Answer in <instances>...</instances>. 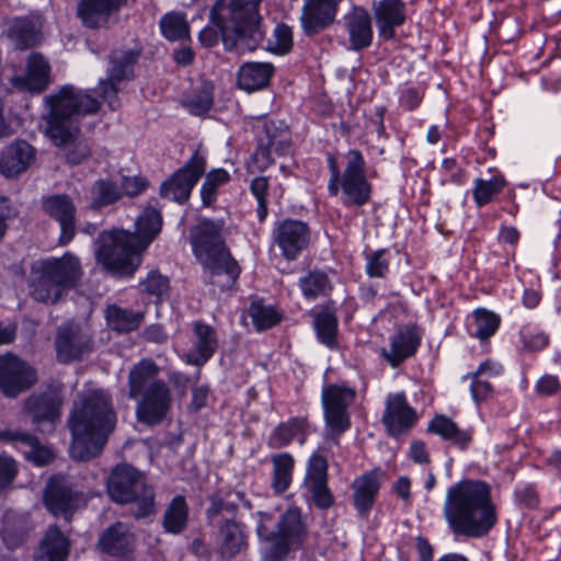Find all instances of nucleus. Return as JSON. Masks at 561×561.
Here are the masks:
<instances>
[{
  "instance_id": "nucleus-53",
  "label": "nucleus",
  "mask_w": 561,
  "mask_h": 561,
  "mask_svg": "<svg viewBox=\"0 0 561 561\" xmlns=\"http://www.w3.org/2000/svg\"><path fill=\"white\" fill-rule=\"evenodd\" d=\"M513 503L518 510L535 511L540 506V494L535 482L520 481L513 490Z\"/></svg>"
},
{
  "instance_id": "nucleus-17",
  "label": "nucleus",
  "mask_w": 561,
  "mask_h": 561,
  "mask_svg": "<svg viewBox=\"0 0 561 561\" xmlns=\"http://www.w3.org/2000/svg\"><path fill=\"white\" fill-rule=\"evenodd\" d=\"M37 381L36 370L13 354L2 355V393L16 397Z\"/></svg>"
},
{
  "instance_id": "nucleus-32",
  "label": "nucleus",
  "mask_w": 561,
  "mask_h": 561,
  "mask_svg": "<svg viewBox=\"0 0 561 561\" xmlns=\"http://www.w3.org/2000/svg\"><path fill=\"white\" fill-rule=\"evenodd\" d=\"M192 348L187 354V362L195 366H202L207 363L218 346L217 333L215 329L204 323L195 321L193 323Z\"/></svg>"
},
{
  "instance_id": "nucleus-57",
  "label": "nucleus",
  "mask_w": 561,
  "mask_h": 561,
  "mask_svg": "<svg viewBox=\"0 0 561 561\" xmlns=\"http://www.w3.org/2000/svg\"><path fill=\"white\" fill-rule=\"evenodd\" d=\"M239 504L236 501H229L221 497H213L210 505L206 510V517L209 524H214L220 518L236 519Z\"/></svg>"
},
{
  "instance_id": "nucleus-18",
  "label": "nucleus",
  "mask_w": 561,
  "mask_h": 561,
  "mask_svg": "<svg viewBox=\"0 0 561 561\" xmlns=\"http://www.w3.org/2000/svg\"><path fill=\"white\" fill-rule=\"evenodd\" d=\"M43 210L60 226L59 243L68 244L76 234V206L67 194H54L43 198Z\"/></svg>"
},
{
  "instance_id": "nucleus-4",
  "label": "nucleus",
  "mask_w": 561,
  "mask_h": 561,
  "mask_svg": "<svg viewBox=\"0 0 561 561\" xmlns=\"http://www.w3.org/2000/svg\"><path fill=\"white\" fill-rule=\"evenodd\" d=\"M222 219H199L191 232L193 252L206 273L205 282L220 290L231 288L241 268L226 245Z\"/></svg>"
},
{
  "instance_id": "nucleus-56",
  "label": "nucleus",
  "mask_w": 561,
  "mask_h": 561,
  "mask_svg": "<svg viewBox=\"0 0 561 561\" xmlns=\"http://www.w3.org/2000/svg\"><path fill=\"white\" fill-rule=\"evenodd\" d=\"M522 348L528 353L542 351L549 343V336L540 329L526 324L519 330Z\"/></svg>"
},
{
  "instance_id": "nucleus-11",
  "label": "nucleus",
  "mask_w": 561,
  "mask_h": 561,
  "mask_svg": "<svg viewBox=\"0 0 561 561\" xmlns=\"http://www.w3.org/2000/svg\"><path fill=\"white\" fill-rule=\"evenodd\" d=\"M115 423H68L71 434L69 455L76 461L98 457L107 443Z\"/></svg>"
},
{
  "instance_id": "nucleus-14",
  "label": "nucleus",
  "mask_w": 561,
  "mask_h": 561,
  "mask_svg": "<svg viewBox=\"0 0 561 561\" xmlns=\"http://www.w3.org/2000/svg\"><path fill=\"white\" fill-rule=\"evenodd\" d=\"M81 492L75 490L72 483L61 474L51 476L43 494L46 510L56 517L71 520L79 507Z\"/></svg>"
},
{
  "instance_id": "nucleus-16",
  "label": "nucleus",
  "mask_w": 561,
  "mask_h": 561,
  "mask_svg": "<svg viewBox=\"0 0 561 561\" xmlns=\"http://www.w3.org/2000/svg\"><path fill=\"white\" fill-rule=\"evenodd\" d=\"M213 525L217 528L215 552L221 560H231L248 549L245 524L233 518H220Z\"/></svg>"
},
{
  "instance_id": "nucleus-31",
  "label": "nucleus",
  "mask_w": 561,
  "mask_h": 561,
  "mask_svg": "<svg viewBox=\"0 0 561 561\" xmlns=\"http://www.w3.org/2000/svg\"><path fill=\"white\" fill-rule=\"evenodd\" d=\"M345 27L353 50L368 48L373 42L371 16L362 7H354L345 16Z\"/></svg>"
},
{
  "instance_id": "nucleus-54",
  "label": "nucleus",
  "mask_w": 561,
  "mask_h": 561,
  "mask_svg": "<svg viewBox=\"0 0 561 561\" xmlns=\"http://www.w3.org/2000/svg\"><path fill=\"white\" fill-rule=\"evenodd\" d=\"M230 174L224 169L209 172L201 187V197L204 206H210L217 198L218 188L229 182Z\"/></svg>"
},
{
  "instance_id": "nucleus-28",
  "label": "nucleus",
  "mask_w": 561,
  "mask_h": 561,
  "mask_svg": "<svg viewBox=\"0 0 561 561\" xmlns=\"http://www.w3.org/2000/svg\"><path fill=\"white\" fill-rule=\"evenodd\" d=\"M115 419L108 397L93 391L81 397L68 421H113Z\"/></svg>"
},
{
  "instance_id": "nucleus-22",
  "label": "nucleus",
  "mask_w": 561,
  "mask_h": 561,
  "mask_svg": "<svg viewBox=\"0 0 561 561\" xmlns=\"http://www.w3.org/2000/svg\"><path fill=\"white\" fill-rule=\"evenodd\" d=\"M378 35L385 41L396 37V28L407 20V4L403 0H379L371 5Z\"/></svg>"
},
{
  "instance_id": "nucleus-60",
  "label": "nucleus",
  "mask_w": 561,
  "mask_h": 561,
  "mask_svg": "<svg viewBox=\"0 0 561 561\" xmlns=\"http://www.w3.org/2000/svg\"><path fill=\"white\" fill-rule=\"evenodd\" d=\"M250 191L257 201V218L262 222L268 214L267 192L268 179L265 176H256L251 181Z\"/></svg>"
},
{
  "instance_id": "nucleus-63",
  "label": "nucleus",
  "mask_w": 561,
  "mask_h": 561,
  "mask_svg": "<svg viewBox=\"0 0 561 561\" xmlns=\"http://www.w3.org/2000/svg\"><path fill=\"white\" fill-rule=\"evenodd\" d=\"M560 390L561 382L554 375L546 374L541 376L535 385V392L538 397H552Z\"/></svg>"
},
{
  "instance_id": "nucleus-58",
  "label": "nucleus",
  "mask_w": 561,
  "mask_h": 561,
  "mask_svg": "<svg viewBox=\"0 0 561 561\" xmlns=\"http://www.w3.org/2000/svg\"><path fill=\"white\" fill-rule=\"evenodd\" d=\"M365 271L369 277L385 278L389 272V252L379 249L365 255Z\"/></svg>"
},
{
  "instance_id": "nucleus-25",
  "label": "nucleus",
  "mask_w": 561,
  "mask_h": 561,
  "mask_svg": "<svg viewBox=\"0 0 561 561\" xmlns=\"http://www.w3.org/2000/svg\"><path fill=\"white\" fill-rule=\"evenodd\" d=\"M127 0H80L77 15L89 28L107 27Z\"/></svg>"
},
{
  "instance_id": "nucleus-6",
  "label": "nucleus",
  "mask_w": 561,
  "mask_h": 561,
  "mask_svg": "<svg viewBox=\"0 0 561 561\" xmlns=\"http://www.w3.org/2000/svg\"><path fill=\"white\" fill-rule=\"evenodd\" d=\"M82 274L80 260L69 252L37 260L30 267V296L37 302L56 305L79 285Z\"/></svg>"
},
{
  "instance_id": "nucleus-55",
  "label": "nucleus",
  "mask_w": 561,
  "mask_h": 561,
  "mask_svg": "<svg viewBox=\"0 0 561 561\" xmlns=\"http://www.w3.org/2000/svg\"><path fill=\"white\" fill-rule=\"evenodd\" d=\"M249 316L257 331L267 330L280 321V316L274 307L256 301L251 304Z\"/></svg>"
},
{
  "instance_id": "nucleus-59",
  "label": "nucleus",
  "mask_w": 561,
  "mask_h": 561,
  "mask_svg": "<svg viewBox=\"0 0 561 561\" xmlns=\"http://www.w3.org/2000/svg\"><path fill=\"white\" fill-rule=\"evenodd\" d=\"M307 490L309 500L316 508L328 511L334 505V496L328 486V481L307 482Z\"/></svg>"
},
{
  "instance_id": "nucleus-23",
  "label": "nucleus",
  "mask_w": 561,
  "mask_h": 561,
  "mask_svg": "<svg viewBox=\"0 0 561 561\" xmlns=\"http://www.w3.org/2000/svg\"><path fill=\"white\" fill-rule=\"evenodd\" d=\"M91 337L72 323L58 329L55 345L58 360L69 363L80 359L91 351Z\"/></svg>"
},
{
  "instance_id": "nucleus-9",
  "label": "nucleus",
  "mask_w": 561,
  "mask_h": 561,
  "mask_svg": "<svg viewBox=\"0 0 561 561\" xmlns=\"http://www.w3.org/2000/svg\"><path fill=\"white\" fill-rule=\"evenodd\" d=\"M106 492L116 504H135L136 519L149 517L156 512V493L147 483L144 472L122 462L112 468L106 482Z\"/></svg>"
},
{
  "instance_id": "nucleus-2",
  "label": "nucleus",
  "mask_w": 561,
  "mask_h": 561,
  "mask_svg": "<svg viewBox=\"0 0 561 561\" xmlns=\"http://www.w3.org/2000/svg\"><path fill=\"white\" fill-rule=\"evenodd\" d=\"M135 227L134 232L122 229L103 231L96 240L98 261L115 275H134L140 265L141 253L161 231V213L151 206L146 207Z\"/></svg>"
},
{
  "instance_id": "nucleus-49",
  "label": "nucleus",
  "mask_w": 561,
  "mask_h": 561,
  "mask_svg": "<svg viewBox=\"0 0 561 561\" xmlns=\"http://www.w3.org/2000/svg\"><path fill=\"white\" fill-rule=\"evenodd\" d=\"M421 415L410 407L403 392L390 393L386 401L382 421H416Z\"/></svg>"
},
{
  "instance_id": "nucleus-12",
  "label": "nucleus",
  "mask_w": 561,
  "mask_h": 561,
  "mask_svg": "<svg viewBox=\"0 0 561 561\" xmlns=\"http://www.w3.org/2000/svg\"><path fill=\"white\" fill-rule=\"evenodd\" d=\"M140 53L134 49L118 50L111 55V67L107 70V78L99 81V98L115 111L121 106L117 93L118 84L124 80L134 77V67L138 61Z\"/></svg>"
},
{
  "instance_id": "nucleus-40",
  "label": "nucleus",
  "mask_w": 561,
  "mask_h": 561,
  "mask_svg": "<svg viewBox=\"0 0 561 561\" xmlns=\"http://www.w3.org/2000/svg\"><path fill=\"white\" fill-rule=\"evenodd\" d=\"M190 507L184 495L178 494L169 502L162 515L161 526L165 534L180 535L188 525Z\"/></svg>"
},
{
  "instance_id": "nucleus-43",
  "label": "nucleus",
  "mask_w": 561,
  "mask_h": 561,
  "mask_svg": "<svg viewBox=\"0 0 561 561\" xmlns=\"http://www.w3.org/2000/svg\"><path fill=\"white\" fill-rule=\"evenodd\" d=\"M472 196L477 207L481 208L494 201L506 185L505 178L500 174H493L490 179L478 178L474 180Z\"/></svg>"
},
{
  "instance_id": "nucleus-62",
  "label": "nucleus",
  "mask_w": 561,
  "mask_h": 561,
  "mask_svg": "<svg viewBox=\"0 0 561 561\" xmlns=\"http://www.w3.org/2000/svg\"><path fill=\"white\" fill-rule=\"evenodd\" d=\"M306 478L308 482L328 481V461L323 456L313 454L309 458Z\"/></svg>"
},
{
  "instance_id": "nucleus-42",
  "label": "nucleus",
  "mask_w": 561,
  "mask_h": 561,
  "mask_svg": "<svg viewBox=\"0 0 561 561\" xmlns=\"http://www.w3.org/2000/svg\"><path fill=\"white\" fill-rule=\"evenodd\" d=\"M27 530V520L24 516L13 511H5L2 514V542L9 549L22 545L26 539Z\"/></svg>"
},
{
  "instance_id": "nucleus-10",
  "label": "nucleus",
  "mask_w": 561,
  "mask_h": 561,
  "mask_svg": "<svg viewBox=\"0 0 561 561\" xmlns=\"http://www.w3.org/2000/svg\"><path fill=\"white\" fill-rule=\"evenodd\" d=\"M254 129L257 146L252 154V161L259 171L272 165L274 156H286L290 152V131L283 121L261 117L256 119Z\"/></svg>"
},
{
  "instance_id": "nucleus-13",
  "label": "nucleus",
  "mask_w": 561,
  "mask_h": 561,
  "mask_svg": "<svg viewBox=\"0 0 561 561\" xmlns=\"http://www.w3.org/2000/svg\"><path fill=\"white\" fill-rule=\"evenodd\" d=\"M205 171L206 159L196 150L183 167L161 183L160 196L179 204L186 203Z\"/></svg>"
},
{
  "instance_id": "nucleus-30",
  "label": "nucleus",
  "mask_w": 561,
  "mask_h": 561,
  "mask_svg": "<svg viewBox=\"0 0 561 561\" xmlns=\"http://www.w3.org/2000/svg\"><path fill=\"white\" fill-rule=\"evenodd\" d=\"M135 536L128 525L116 522L110 525L99 537L98 548L111 557H126L133 551Z\"/></svg>"
},
{
  "instance_id": "nucleus-44",
  "label": "nucleus",
  "mask_w": 561,
  "mask_h": 561,
  "mask_svg": "<svg viewBox=\"0 0 561 561\" xmlns=\"http://www.w3.org/2000/svg\"><path fill=\"white\" fill-rule=\"evenodd\" d=\"M105 319L112 330L117 332H130L140 325L144 314L121 308L116 305H111L105 309Z\"/></svg>"
},
{
  "instance_id": "nucleus-26",
  "label": "nucleus",
  "mask_w": 561,
  "mask_h": 561,
  "mask_svg": "<svg viewBox=\"0 0 561 561\" xmlns=\"http://www.w3.org/2000/svg\"><path fill=\"white\" fill-rule=\"evenodd\" d=\"M380 469L376 468L356 477L352 482L353 505L359 518H367L380 490Z\"/></svg>"
},
{
  "instance_id": "nucleus-45",
  "label": "nucleus",
  "mask_w": 561,
  "mask_h": 561,
  "mask_svg": "<svg viewBox=\"0 0 561 561\" xmlns=\"http://www.w3.org/2000/svg\"><path fill=\"white\" fill-rule=\"evenodd\" d=\"M183 106L194 115L207 113L214 104V87L209 81H201L182 101Z\"/></svg>"
},
{
  "instance_id": "nucleus-52",
  "label": "nucleus",
  "mask_w": 561,
  "mask_h": 561,
  "mask_svg": "<svg viewBox=\"0 0 561 561\" xmlns=\"http://www.w3.org/2000/svg\"><path fill=\"white\" fill-rule=\"evenodd\" d=\"M476 331L472 336L480 341L489 340L493 336L501 324V317L488 309L478 308L473 311Z\"/></svg>"
},
{
  "instance_id": "nucleus-50",
  "label": "nucleus",
  "mask_w": 561,
  "mask_h": 561,
  "mask_svg": "<svg viewBox=\"0 0 561 561\" xmlns=\"http://www.w3.org/2000/svg\"><path fill=\"white\" fill-rule=\"evenodd\" d=\"M159 25L162 35L170 42L191 39L190 25L182 13L170 12L164 14Z\"/></svg>"
},
{
  "instance_id": "nucleus-64",
  "label": "nucleus",
  "mask_w": 561,
  "mask_h": 561,
  "mask_svg": "<svg viewBox=\"0 0 561 561\" xmlns=\"http://www.w3.org/2000/svg\"><path fill=\"white\" fill-rule=\"evenodd\" d=\"M148 182L141 176H124L118 185L124 195L134 197L141 194L147 188Z\"/></svg>"
},
{
  "instance_id": "nucleus-35",
  "label": "nucleus",
  "mask_w": 561,
  "mask_h": 561,
  "mask_svg": "<svg viewBox=\"0 0 561 561\" xmlns=\"http://www.w3.org/2000/svg\"><path fill=\"white\" fill-rule=\"evenodd\" d=\"M41 19L38 15L16 18L11 22L8 38L18 49L35 46L39 41Z\"/></svg>"
},
{
  "instance_id": "nucleus-38",
  "label": "nucleus",
  "mask_w": 561,
  "mask_h": 561,
  "mask_svg": "<svg viewBox=\"0 0 561 561\" xmlns=\"http://www.w3.org/2000/svg\"><path fill=\"white\" fill-rule=\"evenodd\" d=\"M274 66L270 62H244L237 76L238 87L247 92L262 90L270 83Z\"/></svg>"
},
{
  "instance_id": "nucleus-33",
  "label": "nucleus",
  "mask_w": 561,
  "mask_h": 561,
  "mask_svg": "<svg viewBox=\"0 0 561 561\" xmlns=\"http://www.w3.org/2000/svg\"><path fill=\"white\" fill-rule=\"evenodd\" d=\"M62 396L58 390L48 389L31 394L24 402L25 410L34 421H57L61 415Z\"/></svg>"
},
{
  "instance_id": "nucleus-46",
  "label": "nucleus",
  "mask_w": 561,
  "mask_h": 561,
  "mask_svg": "<svg viewBox=\"0 0 561 561\" xmlns=\"http://www.w3.org/2000/svg\"><path fill=\"white\" fill-rule=\"evenodd\" d=\"M272 488L276 494H283L291 483L294 458L288 453L274 455Z\"/></svg>"
},
{
  "instance_id": "nucleus-21",
  "label": "nucleus",
  "mask_w": 561,
  "mask_h": 561,
  "mask_svg": "<svg viewBox=\"0 0 561 561\" xmlns=\"http://www.w3.org/2000/svg\"><path fill=\"white\" fill-rule=\"evenodd\" d=\"M138 421H163L172 405V394L165 381L157 382L138 399Z\"/></svg>"
},
{
  "instance_id": "nucleus-34",
  "label": "nucleus",
  "mask_w": 561,
  "mask_h": 561,
  "mask_svg": "<svg viewBox=\"0 0 561 561\" xmlns=\"http://www.w3.org/2000/svg\"><path fill=\"white\" fill-rule=\"evenodd\" d=\"M159 371L158 365L152 359H141L137 363L128 375V397L136 400L154 383L163 382L164 380L158 377Z\"/></svg>"
},
{
  "instance_id": "nucleus-37",
  "label": "nucleus",
  "mask_w": 561,
  "mask_h": 561,
  "mask_svg": "<svg viewBox=\"0 0 561 561\" xmlns=\"http://www.w3.org/2000/svg\"><path fill=\"white\" fill-rule=\"evenodd\" d=\"M69 549V539L62 534L57 525H51L39 541L37 560L67 561Z\"/></svg>"
},
{
  "instance_id": "nucleus-7",
  "label": "nucleus",
  "mask_w": 561,
  "mask_h": 561,
  "mask_svg": "<svg viewBox=\"0 0 561 561\" xmlns=\"http://www.w3.org/2000/svg\"><path fill=\"white\" fill-rule=\"evenodd\" d=\"M261 561H285L290 552L304 548L309 529L298 506H290L278 517L273 529L260 522L255 528Z\"/></svg>"
},
{
  "instance_id": "nucleus-41",
  "label": "nucleus",
  "mask_w": 561,
  "mask_h": 561,
  "mask_svg": "<svg viewBox=\"0 0 561 561\" xmlns=\"http://www.w3.org/2000/svg\"><path fill=\"white\" fill-rule=\"evenodd\" d=\"M426 431L438 435L461 451L469 449L474 435L472 426L460 427L458 423H428Z\"/></svg>"
},
{
  "instance_id": "nucleus-5",
  "label": "nucleus",
  "mask_w": 561,
  "mask_h": 561,
  "mask_svg": "<svg viewBox=\"0 0 561 561\" xmlns=\"http://www.w3.org/2000/svg\"><path fill=\"white\" fill-rule=\"evenodd\" d=\"M45 104L48 110L44 116L46 135L56 146L73 142L80 131V119L98 113L101 107L100 100L90 90L72 84H65L56 93L45 96Z\"/></svg>"
},
{
  "instance_id": "nucleus-8",
  "label": "nucleus",
  "mask_w": 561,
  "mask_h": 561,
  "mask_svg": "<svg viewBox=\"0 0 561 561\" xmlns=\"http://www.w3.org/2000/svg\"><path fill=\"white\" fill-rule=\"evenodd\" d=\"M327 163L330 172L328 193L330 196L341 194L342 204L350 207H362L371 198V184L366 178V161L357 149L346 153V165L343 172L340 169L335 153H327Z\"/></svg>"
},
{
  "instance_id": "nucleus-3",
  "label": "nucleus",
  "mask_w": 561,
  "mask_h": 561,
  "mask_svg": "<svg viewBox=\"0 0 561 561\" xmlns=\"http://www.w3.org/2000/svg\"><path fill=\"white\" fill-rule=\"evenodd\" d=\"M210 21L218 30L206 26L199 32L198 39L205 47L217 44L219 32L225 48L239 54L255 50L263 41L255 1L217 0L210 12Z\"/></svg>"
},
{
  "instance_id": "nucleus-27",
  "label": "nucleus",
  "mask_w": 561,
  "mask_h": 561,
  "mask_svg": "<svg viewBox=\"0 0 561 561\" xmlns=\"http://www.w3.org/2000/svg\"><path fill=\"white\" fill-rule=\"evenodd\" d=\"M11 82L22 91L32 93L43 92L50 83V66L48 60L38 53H32L27 59L26 73L24 76H14Z\"/></svg>"
},
{
  "instance_id": "nucleus-29",
  "label": "nucleus",
  "mask_w": 561,
  "mask_h": 561,
  "mask_svg": "<svg viewBox=\"0 0 561 561\" xmlns=\"http://www.w3.org/2000/svg\"><path fill=\"white\" fill-rule=\"evenodd\" d=\"M356 398V391L350 387L329 385L322 389V404L325 421H350V407Z\"/></svg>"
},
{
  "instance_id": "nucleus-15",
  "label": "nucleus",
  "mask_w": 561,
  "mask_h": 561,
  "mask_svg": "<svg viewBox=\"0 0 561 561\" xmlns=\"http://www.w3.org/2000/svg\"><path fill=\"white\" fill-rule=\"evenodd\" d=\"M311 231L307 222L286 218L276 221L272 231L275 245L282 255L288 260H296L309 245Z\"/></svg>"
},
{
  "instance_id": "nucleus-36",
  "label": "nucleus",
  "mask_w": 561,
  "mask_h": 561,
  "mask_svg": "<svg viewBox=\"0 0 561 561\" xmlns=\"http://www.w3.org/2000/svg\"><path fill=\"white\" fill-rule=\"evenodd\" d=\"M35 158V150L26 141H15L2 156V175L13 178L26 171Z\"/></svg>"
},
{
  "instance_id": "nucleus-47",
  "label": "nucleus",
  "mask_w": 561,
  "mask_h": 561,
  "mask_svg": "<svg viewBox=\"0 0 561 561\" xmlns=\"http://www.w3.org/2000/svg\"><path fill=\"white\" fill-rule=\"evenodd\" d=\"M299 287L304 297L314 300L318 297H325L331 294L332 284L329 276L322 271H310L306 276L299 278Z\"/></svg>"
},
{
  "instance_id": "nucleus-48",
  "label": "nucleus",
  "mask_w": 561,
  "mask_h": 561,
  "mask_svg": "<svg viewBox=\"0 0 561 561\" xmlns=\"http://www.w3.org/2000/svg\"><path fill=\"white\" fill-rule=\"evenodd\" d=\"M90 194L94 209L110 206L122 198L118 184L107 179L96 180L91 186Z\"/></svg>"
},
{
  "instance_id": "nucleus-61",
  "label": "nucleus",
  "mask_w": 561,
  "mask_h": 561,
  "mask_svg": "<svg viewBox=\"0 0 561 561\" xmlns=\"http://www.w3.org/2000/svg\"><path fill=\"white\" fill-rule=\"evenodd\" d=\"M142 290L148 295L161 299L170 289V280L160 272L150 271L145 280L141 282Z\"/></svg>"
},
{
  "instance_id": "nucleus-20",
  "label": "nucleus",
  "mask_w": 561,
  "mask_h": 561,
  "mask_svg": "<svg viewBox=\"0 0 561 561\" xmlns=\"http://www.w3.org/2000/svg\"><path fill=\"white\" fill-rule=\"evenodd\" d=\"M422 335L416 325L400 327L390 336L389 348L382 347L380 356L392 367H399L405 359L412 357L420 344Z\"/></svg>"
},
{
  "instance_id": "nucleus-39",
  "label": "nucleus",
  "mask_w": 561,
  "mask_h": 561,
  "mask_svg": "<svg viewBox=\"0 0 561 561\" xmlns=\"http://www.w3.org/2000/svg\"><path fill=\"white\" fill-rule=\"evenodd\" d=\"M4 439L14 440L15 443L26 447L23 451L26 459L37 467L47 466L55 458L53 450L47 446L42 445L39 439L33 434L25 432H15L10 434L2 431V440Z\"/></svg>"
},
{
  "instance_id": "nucleus-19",
  "label": "nucleus",
  "mask_w": 561,
  "mask_h": 561,
  "mask_svg": "<svg viewBox=\"0 0 561 561\" xmlns=\"http://www.w3.org/2000/svg\"><path fill=\"white\" fill-rule=\"evenodd\" d=\"M342 0H306L300 14V24L307 36H313L331 26Z\"/></svg>"
},
{
  "instance_id": "nucleus-51",
  "label": "nucleus",
  "mask_w": 561,
  "mask_h": 561,
  "mask_svg": "<svg viewBox=\"0 0 561 561\" xmlns=\"http://www.w3.org/2000/svg\"><path fill=\"white\" fill-rule=\"evenodd\" d=\"M306 424L307 423H279L271 435V444L274 447H284L297 438L299 444L304 445L306 442Z\"/></svg>"
},
{
  "instance_id": "nucleus-24",
  "label": "nucleus",
  "mask_w": 561,
  "mask_h": 561,
  "mask_svg": "<svg viewBox=\"0 0 561 561\" xmlns=\"http://www.w3.org/2000/svg\"><path fill=\"white\" fill-rule=\"evenodd\" d=\"M312 327L320 344L333 351L339 347V319L337 308L333 300L310 310Z\"/></svg>"
},
{
  "instance_id": "nucleus-1",
  "label": "nucleus",
  "mask_w": 561,
  "mask_h": 561,
  "mask_svg": "<svg viewBox=\"0 0 561 561\" xmlns=\"http://www.w3.org/2000/svg\"><path fill=\"white\" fill-rule=\"evenodd\" d=\"M443 516L455 539H480L497 523L491 485L480 479L463 478L446 492Z\"/></svg>"
}]
</instances>
